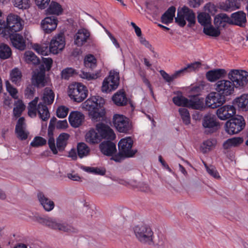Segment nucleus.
<instances>
[{
  "instance_id": "de8ad7c7",
  "label": "nucleus",
  "mask_w": 248,
  "mask_h": 248,
  "mask_svg": "<svg viewBox=\"0 0 248 248\" xmlns=\"http://www.w3.org/2000/svg\"><path fill=\"white\" fill-rule=\"evenodd\" d=\"M25 61L29 63L37 64L39 63V60L33 52L31 51L25 52L24 54Z\"/></svg>"
},
{
  "instance_id": "473e14b6",
  "label": "nucleus",
  "mask_w": 248,
  "mask_h": 248,
  "mask_svg": "<svg viewBox=\"0 0 248 248\" xmlns=\"http://www.w3.org/2000/svg\"><path fill=\"white\" fill-rule=\"evenodd\" d=\"M233 104L243 111H247L248 109V94H244L236 98L233 102Z\"/></svg>"
},
{
  "instance_id": "2eb2a0df",
  "label": "nucleus",
  "mask_w": 248,
  "mask_h": 248,
  "mask_svg": "<svg viewBox=\"0 0 248 248\" xmlns=\"http://www.w3.org/2000/svg\"><path fill=\"white\" fill-rule=\"evenodd\" d=\"M202 125L206 134H211L215 132L218 128V122L215 116L208 114L205 115L202 120Z\"/></svg>"
},
{
  "instance_id": "680f3d73",
  "label": "nucleus",
  "mask_w": 248,
  "mask_h": 248,
  "mask_svg": "<svg viewBox=\"0 0 248 248\" xmlns=\"http://www.w3.org/2000/svg\"><path fill=\"white\" fill-rule=\"evenodd\" d=\"M68 111V108L63 106H60L57 110V116L59 118H64L67 115Z\"/></svg>"
},
{
  "instance_id": "bf43d9fd",
  "label": "nucleus",
  "mask_w": 248,
  "mask_h": 248,
  "mask_svg": "<svg viewBox=\"0 0 248 248\" xmlns=\"http://www.w3.org/2000/svg\"><path fill=\"white\" fill-rule=\"evenodd\" d=\"M24 109L25 105L21 101H18L13 109L14 115L16 117H19Z\"/></svg>"
},
{
  "instance_id": "4be33fe9",
  "label": "nucleus",
  "mask_w": 248,
  "mask_h": 248,
  "mask_svg": "<svg viewBox=\"0 0 248 248\" xmlns=\"http://www.w3.org/2000/svg\"><path fill=\"white\" fill-rule=\"evenodd\" d=\"M90 36V32L84 28L79 29L74 38L75 44L78 46H82L89 39Z\"/></svg>"
},
{
  "instance_id": "5fc2aeb1",
  "label": "nucleus",
  "mask_w": 248,
  "mask_h": 248,
  "mask_svg": "<svg viewBox=\"0 0 248 248\" xmlns=\"http://www.w3.org/2000/svg\"><path fill=\"white\" fill-rule=\"evenodd\" d=\"M216 141L213 140H207L204 141L201 146V149L203 153H207L212 149L216 145Z\"/></svg>"
},
{
  "instance_id": "4d7b16f0",
  "label": "nucleus",
  "mask_w": 248,
  "mask_h": 248,
  "mask_svg": "<svg viewBox=\"0 0 248 248\" xmlns=\"http://www.w3.org/2000/svg\"><path fill=\"white\" fill-rule=\"evenodd\" d=\"M204 166L207 172L210 176L217 180L221 179V177L219 175V173L215 167L213 166H208L206 164H204Z\"/></svg>"
},
{
  "instance_id": "cd10ccee",
  "label": "nucleus",
  "mask_w": 248,
  "mask_h": 248,
  "mask_svg": "<svg viewBox=\"0 0 248 248\" xmlns=\"http://www.w3.org/2000/svg\"><path fill=\"white\" fill-rule=\"evenodd\" d=\"M32 83L37 87H43L46 85L45 71L40 70V71L35 72L32 78Z\"/></svg>"
},
{
  "instance_id": "423d86ee",
  "label": "nucleus",
  "mask_w": 248,
  "mask_h": 248,
  "mask_svg": "<svg viewBox=\"0 0 248 248\" xmlns=\"http://www.w3.org/2000/svg\"><path fill=\"white\" fill-rule=\"evenodd\" d=\"M228 76L236 88H242L247 84L248 73L246 71L232 69L228 73Z\"/></svg>"
},
{
  "instance_id": "ea45409f",
  "label": "nucleus",
  "mask_w": 248,
  "mask_h": 248,
  "mask_svg": "<svg viewBox=\"0 0 248 248\" xmlns=\"http://www.w3.org/2000/svg\"><path fill=\"white\" fill-rule=\"evenodd\" d=\"M89 114L93 121L97 122L103 119L105 111V109L102 107L91 111L89 112Z\"/></svg>"
},
{
  "instance_id": "f704fd0d",
  "label": "nucleus",
  "mask_w": 248,
  "mask_h": 248,
  "mask_svg": "<svg viewBox=\"0 0 248 248\" xmlns=\"http://www.w3.org/2000/svg\"><path fill=\"white\" fill-rule=\"evenodd\" d=\"M63 9L62 6L57 2L52 1L46 10L47 15L59 16L62 14Z\"/></svg>"
},
{
  "instance_id": "0eeeda50",
  "label": "nucleus",
  "mask_w": 248,
  "mask_h": 248,
  "mask_svg": "<svg viewBox=\"0 0 248 248\" xmlns=\"http://www.w3.org/2000/svg\"><path fill=\"white\" fill-rule=\"evenodd\" d=\"M245 122L241 116H237L226 122L225 124V131L230 135L236 134L244 128Z\"/></svg>"
},
{
  "instance_id": "4468645a",
  "label": "nucleus",
  "mask_w": 248,
  "mask_h": 248,
  "mask_svg": "<svg viewBox=\"0 0 248 248\" xmlns=\"http://www.w3.org/2000/svg\"><path fill=\"white\" fill-rule=\"evenodd\" d=\"M50 52L57 54L62 51L65 47V41L63 33H60L55 35L49 44Z\"/></svg>"
},
{
  "instance_id": "9d476101",
  "label": "nucleus",
  "mask_w": 248,
  "mask_h": 248,
  "mask_svg": "<svg viewBox=\"0 0 248 248\" xmlns=\"http://www.w3.org/2000/svg\"><path fill=\"white\" fill-rule=\"evenodd\" d=\"M214 87L216 91L226 98L233 94L235 87L231 80L221 79L214 84Z\"/></svg>"
},
{
  "instance_id": "a878e982",
  "label": "nucleus",
  "mask_w": 248,
  "mask_h": 248,
  "mask_svg": "<svg viewBox=\"0 0 248 248\" xmlns=\"http://www.w3.org/2000/svg\"><path fill=\"white\" fill-rule=\"evenodd\" d=\"M226 75L225 70L223 69H216L208 71L206 77L208 81L214 82L217 79L223 78Z\"/></svg>"
},
{
  "instance_id": "8fccbe9b",
  "label": "nucleus",
  "mask_w": 248,
  "mask_h": 248,
  "mask_svg": "<svg viewBox=\"0 0 248 248\" xmlns=\"http://www.w3.org/2000/svg\"><path fill=\"white\" fill-rule=\"evenodd\" d=\"M201 63L199 62H195L188 64L186 67L182 68L178 71L180 77L184 75V73L194 71L199 67H200Z\"/></svg>"
},
{
  "instance_id": "13d9d810",
  "label": "nucleus",
  "mask_w": 248,
  "mask_h": 248,
  "mask_svg": "<svg viewBox=\"0 0 248 248\" xmlns=\"http://www.w3.org/2000/svg\"><path fill=\"white\" fill-rule=\"evenodd\" d=\"M46 143V140L44 138L36 136L35 137L32 141L31 143V145L33 147H38L42 146Z\"/></svg>"
},
{
  "instance_id": "20e7f679",
  "label": "nucleus",
  "mask_w": 248,
  "mask_h": 248,
  "mask_svg": "<svg viewBox=\"0 0 248 248\" xmlns=\"http://www.w3.org/2000/svg\"><path fill=\"white\" fill-rule=\"evenodd\" d=\"M69 137L68 134L62 133L60 134L56 139V143H55V139L51 138L48 140L49 147L53 154L57 155L59 152H61L65 150Z\"/></svg>"
},
{
  "instance_id": "1a4fd4ad",
  "label": "nucleus",
  "mask_w": 248,
  "mask_h": 248,
  "mask_svg": "<svg viewBox=\"0 0 248 248\" xmlns=\"http://www.w3.org/2000/svg\"><path fill=\"white\" fill-rule=\"evenodd\" d=\"M113 124L118 131L128 133L132 129L129 119L123 115L115 114L113 117Z\"/></svg>"
},
{
  "instance_id": "774afa93",
  "label": "nucleus",
  "mask_w": 248,
  "mask_h": 248,
  "mask_svg": "<svg viewBox=\"0 0 248 248\" xmlns=\"http://www.w3.org/2000/svg\"><path fill=\"white\" fill-rule=\"evenodd\" d=\"M204 9L205 12L211 14H213L216 11V6L214 4L211 2L206 4L204 7Z\"/></svg>"
},
{
  "instance_id": "0e129e2a",
  "label": "nucleus",
  "mask_w": 248,
  "mask_h": 248,
  "mask_svg": "<svg viewBox=\"0 0 248 248\" xmlns=\"http://www.w3.org/2000/svg\"><path fill=\"white\" fill-rule=\"evenodd\" d=\"M175 22L181 27H184L186 24V21L184 19V16L179 10L178 11L177 16L175 18Z\"/></svg>"
},
{
  "instance_id": "a211bd4d",
  "label": "nucleus",
  "mask_w": 248,
  "mask_h": 248,
  "mask_svg": "<svg viewBox=\"0 0 248 248\" xmlns=\"http://www.w3.org/2000/svg\"><path fill=\"white\" fill-rule=\"evenodd\" d=\"M96 128L101 138L110 140L115 139L116 136L113 130L108 125L99 123L96 124Z\"/></svg>"
},
{
  "instance_id": "a18cd8bd",
  "label": "nucleus",
  "mask_w": 248,
  "mask_h": 248,
  "mask_svg": "<svg viewBox=\"0 0 248 248\" xmlns=\"http://www.w3.org/2000/svg\"><path fill=\"white\" fill-rule=\"evenodd\" d=\"M203 32L206 35L213 37L218 36L220 34L219 29L217 27L215 28L211 24L204 27Z\"/></svg>"
},
{
  "instance_id": "f8f14e48",
  "label": "nucleus",
  "mask_w": 248,
  "mask_h": 248,
  "mask_svg": "<svg viewBox=\"0 0 248 248\" xmlns=\"http://www.w3.org/2000/svg\"><path fill=\"white\" fill-rule=\"evenodd\" d=\"M226 102V98L218 92H212L206 96L205 102L207 107L215 108L221 106Z\"/></svg>"
},
{
  "instance_id": "6ab92c4d",
  "label": "nucleus",
  "mask_w": 248,
  "mask_h": 248,
  "mask_svg": "<svg viewBox=\"0 0 248 248\" xmlns=\"http://www.w3.org/2000/svg\"><path fill=\"white\" fill-rule=\"evenodd\" d=\"M15 132L17 137L20 140H25L29 134L26 129V125L23 117L20 118L16 124Z\"/></svg>"
},
{
  "instance_id": "09e8293b",
  "label": "nucleus",
  "mask_w": 248,
  "mask_h": 248,
  "mask_svg": "<svg viewBox=\"0 0 248 248\" xmlns=\"http://www.w3.org/2000/svg\"><path fill=\"white\" fill-rule=\"evenodd\" d=\"M12 54V51L10 47L4 44L0 45V58L6 59L9 58Z\"/></svg>"
},
{
  "instance_id": "9b49d317",
  "label": "nucleus",
  "mask_w": 248,
  "mask_h": 248,
  "mask_svg": "<svg viewBox=\"0 0 248 248\" xmlns=\"http://www.w3.org/2000/svg\"><path fill=\"white\" fill-rule=\"evenodd\" d=\"M133 141L131 137H126L120 140L118 143L119 155L123 157L133 156L136 151L132 150Z\"/></svg>"
},
{
  "instance_id": "69168bd1",
  "label": "nucleus",
  "mask_w": 248,
  "mask_h": 248,
  "mask_svg": "<svg viewBox=\"0 0 248 248\" xmlns=\"http://www.w3.org/2000/svg\"><path fill=\"white\" fill-rule=\"evenodd\" d=\"M35 4L41 9H44L48 5L50 0H34Z\"/></svg>"
},
{
  "instance_id": "f3484780",
  "label": "nucleus",
  "mask_w": 248,
  "mask_h": 248,
  "mask_svg": "<svg viewBox=\"0 0 248 248\" xmlns=\"http://www.w3.org/2000/svg\"><path fill=\"white\" fill-rule=\"evenodd\" d=\"M58 20L55 16H48L42 20L41 26L46 33H49L55 30L57 26Z\"/></svg>"
},
{
  "instance_id": "338daca9",
  "label": "nucleus",
  "mask_w": 248,
  "mask_h": 248,
  "mask_svg": "<svg viewBox=\"0 0 248 248\" xmlns=\"http://www.w3.org/2000/svg\"><path fill=\"white\" fill-rule=\"evenodd\" d=\"M34 89L32 86H28L25 91V95L27 98H32L34 93Z\"/></svg>"
},
{
  "instance_id": "052dcab7",
  "label": "nucleus",
  "mask_w": 248,
  "mask_h": 248,
  "mask_svg": "<svg viewBox=\"0 0 248 248\" xmlns=\"http://www.w3.org/2000/svg\"><path fill=\"white\" fill-rule=\"evenodd\" d=\"M6 87L8 92L10 94L13 98L16 99L18 97L17 95V91L14 88L8 81L6 82Z\"/></svg>"
},
{
  "instance_id": "c9c22d12",
  "label": "nucleus",
  "mask_w": 248,
  "mask_h": 248,
  "mask_svg": "<svg viewBox=\"0 0 248 248\" xmlns=\"http://www.w3.org/2000/svg\"><path fill=\"white\" fill-rule=\"evenodd\" d=\"M176 9L174 6L170 7L162 16L161 21L165 24H168L172 22L175 16Z\"/></svg>"
},
{
  "instance_id": "ddd939ff",
  "label": "nucleus",
  "mask_w": 248,
  "mask_h": 248,
  "mask_svg": "<svg viewBox=\"0 0 248 248\" xmlns=\"http://www.w3.org/2000/svg\"><path fill=\"white\" fill-rule=\"evenodd\" d=\"M105 103L103 98L100 96H93L88 98L86 101L81 104V107L83 109L89 112L99 108L103 107Z\"/></svg>"
},
{
  "instance_id": "c756f323",
  "label": "nucleus",
  "mask_w": 248,
  "mask_h": 248,
  "mask_svg": "<svg viewBox=\"0 0 248 248\" xmlns=\"http://www.w3.org/2000/svg\"><path fill=\"white\" fill-rule=\"evenodd\" d=\"M180 12L184 16L185 20H186L188 21V26L194 25L196 22V17L195 15L192 10L187 7H184L180 10Z\"/></svg>"
},
{
  "instance_id": "e2e57ef3",
  "label": "nucleus",
  "mask_w": 248,
  "mask_h": 248,
  "mask_svg": "<svg viewBox=\"0 0 248 248\" xmlns=\"http://www.w3.org/2000/svg\"><path fill=\"white\" fill-rule=\"evenodd\" d=\"M75 72L74 69L72 68H66L63 69L61 73L62 78L65 79H68L73 76Z\"/></svg>"
},
{
  "instance_id": "58836bf2",
  "label": "nucleus",
  "mask_w": 248,
  "mask_h": 248,
  "mask_svg": "<svg viewBox=\"0 0 248 248\" xmlns=\"http://www.w3.org/2000/svg\"><path fill=\"white\" fill-rule=\"evenodd\" d=\"M243 142V138L241 137H234L226 140L224 142L223 146L225 149H229L232 147L238 146Z\"/></svg>"
},
{
  "instance_id": "864d4df0",
  "label": "nucleus",
  "mask_w": 248,
  "mask_h": 248,
  "mask_svg": "<svg viewBox=\"0 0 248 248\" xmlns=\"http://www.w3.org/2000/svg\"><path fill=\"white\" fill-rule=\"evenodd\" d=\"M159 72L163 79L165 80V81L167 82H171L174 79L180 77L178 71H176L173 74H172L171 76L169 75L165 71L163 70H161L159 71Z\"/></svg>"
},
{
  "instance_id": "4c0bfd02",
  "label": "nucleus",
  "mask_w": 248,
  "mask_h": 248,
  "mask_svg": "<svg viewBox=\"0 0 248 248\" xmlns=\"http://www.w3.org/2000/svg\"><path fill=\"white\" fill-rule=\"evenodd\" d=\"M243 0H226L223 8L226 11H232L240 8Z\"/></svg>"
},
{
  "instance_id": "39448f33",
  "label": "nucleus",
  "mask_w": 248,
  "mask_h": 248,
  "mask_svg": "<svg viewBox=\"0 0 248 248\" xmlns=\"http://www.w3.org/2000/svg\"><path fill=\"white\" fill-rule=\"evenodd\" d=\"M24 22L20 16L15 14H9L6 18V36L11 33L20 31L23 28Z\"/></svg>"
},
{
  "instance_id": "412c9836",
  "label": "nucleus",
  "mask_w": 248,
  "mask_h": 248,
  "mask_svg": "<svg viewBox=\"0 0 248 248\" xmlns=\"http://www.w3.org/2000/svg\"><path fill=\"white\" fill-rule=\"evenodd\" d=\"M69 121L73 127L77 128L82 124L85 119L84 114L78 111H72L69 116Z\"/></svg>"
},
{
  "instance_id": "6e6d98bb",
  "label": "nucleus",
  "mask_w": 248,
  "mask_h": 248,
  "mask_svg": "<svg viewBox=\"0 0 248 248\" xmlns=\"http://www.w3.org/2000/svg\"><path fill=\"white\" fill-rule=\"evenodd\" d=\"M174 104L178 106H187L188 99L183 95H177L172 98Z\"/></svg>"
},
{
  "instance_id": "7ed1b4c3",
  "label": "nucleus",
  "mask_w": 248,
  "mask_h": 248,
  "mask_svg": "<svg viewBox=\"0 0 248 248\" xmlns=\"http://www.w3.org/2000/svg\"><path fill=\"white\" fill-rule=\"evenodd\" d=\"M68 94L70 98L77 102H81L87 96L86 87L80 83L70 84L68 87Z\"/></svg>"
},
{
  "instance_id": "72a5a7b5",
  "label": "nucleus",
  "mask_w": 248,
  "mask_h": 248,
  "mask_svg": "<svg viewBox=\"0 0 248 248\" xmlns=\"http://www.w3.org/2000/svg\"><path fill=\"white\" fill-rule=\"evenodd\" d=\"M22 78V72L18 68H14L10 72L9 79L15 85H20Z\"/></svg>"
},
{
  "instance_id": "3c124183",
  "label": "nucleus",
  "mask_w": 248,
  "mask_h": 248,
  "mask_svg": "<svg viewBox=\"0 0 248 248\" xmlns=\"http://www.w3.org/2000/svg\"><path fill=\"white\" fill-rule=\"evenodd\" d=\"M15 7L19 9H27L30 6V0H12Z\"/></svg>"
},
{
  "instance_id": "aec40b11",
  "label": "nucleus",
  "mask_w": 248,
  "mask_h": 248,
  "mask_svg": "<svg viewBox=\"0 0 248 248\" xmlns=\"http://www.w3.org/2000/svg\"><path fill=\"white\" fill-rule=\"evenodd\" d=\"M46 226L50 228L63 232H70L73 230V228L70 225L64 223H62L54 218L49 217Z\"/></svg>"
},
{
  "instance_id": "c03bdc74",
  "label": "nucleus",
  "mask_w": 248,
  "mask_h": 248,
  "mask_svg": "<svg viewBox=\"0 0 248 248\" xmlns=\"http://www.w3.org/2000/svg\"><path fill=\"white\" fill-rule=\"evenodd\" d=\"M100 71L98 70L96 71L94 73H91L89 72H85L84 71H81L79 74V77L87 80H91L97 78L101 76Z\"/></svg>"
},
{
  "instance_id": "37998d69",
  "label": "nucleus",
  "mask_w": 248,
  "mask_h": 248,
  "mask_svg": "<svg viewBox=\"0 0 248 248\" xmlns=\"http://www.w3.org/2000/svg\"><path fill=\"white\" fill-rule=\"evenodd\" d=\"M198 22L204 27L210 25L211 23V18L209 14L202 12L197 16Z\"/></svg>"
},
{
  "instance_id": "f03ea898",
  "label": "nucleus",
  "mask_w": 248,
  "mask_h": 248,
  "mask_svg": "<svg viewBox=\"0 0 248 248\" xmlns=\"http://www.w3.org/2000/svg\"><path fill=\"white\" fill-rule=\"evenodd\" d=\"M133 230L136 238L142 244L149 245H155L160 248H163L165 245L162 239L158 242L154 240V232L151 228L147 224L140 223L135 225Z\"/></svg>"
},
{
  "instance_id": "79ce46f5",
  "label": "nucleus",
  "mask_w": 248,
  "mask_h": 248,
  "mask_svg": "<svg viewBox=\"0 0 248 248\" xmlns=\"http://www.w3.org/2000/svg\"><path fill=\"white\" fill-rule=\"evenodd\" d=\"M90 152V148L85 143L80 142L78 144L77 152L79 158H82L88 156Z\"/></svg>"
},
{
  "instance_id": "b1692460",
  "label": "nucleus",
  "mask_w": 248,
  "mask_h": 248,
  "mask_svg": "<svg viewBox=\"0 0 248 248\" xmlns=\"http://www.w3.org/2000/svg\"><path fill=\"white\" fill-rule=\"evenodd\" d=\"M230 19L232 21L230 24H234L241 27L245 26L247 22L246 15L242 11H238L232 14Z\"/></svg>"
},
{
  "instance_id": "49530a36",
  "label": "nucleus",
  "mask_w": 248,
  "mask_h": 248,
  "mask_svg": "<svg viewBox=\"0 0 248 248\" xmlns=\"http://www.w3.org/2000/svg\"><path fill=\"white\" fill-rule=\"evenodd\" d=\"M84 64L86 68L93 69L96 66V59L92 54L87 55L84 58Z\"/></svg>"
},
{
  "instance_id": "393cba45",
  "label": "nucleus",
  "mask_w": 248,
  "mask_h": 248,
  "mask_svg": "<svg viewBox=\"0 0 248 248\" xmlns=\"http://www.w3.org/2000/svg\"><path fill=\"white\" fill-rule=\"evenodd\" d=\"M204 99L198 95H193L188 99L187 107L195 109H202L204 107Z\"/></svg>"
},
{
  "instance_id": "bb28decb",
  "label": "nucleus",
  "mask_w": 248,
  "mask_h": 248,
  "mask_svg": "<svg viewBox=\"0 0 248 248\" xmlns=\"http://www.w3.org/2000/svg\"><path fill=\"white\" fill-rule=\"evenodd\" d=\"M99 148L102 154L107 156L112 155L116 151L115 144L109 141L102 142Z\"/></svg>"
},
{
  "instance_id": "e433bc0d",
  "label": "nucleus",
  "mask_w": 248,
  "mask_h": 248,
  "mask_svg": "<svg viewBox=\"0 0 248 248\" xmlns=\"http://www.w3.org/2000/svg\"><path fill=\"white\" fill-rule=\"evenodd\" d=\"M114 103L117 106H123L126 104L127 99L123 91L117 92L112 97Z\"/></svg>"
},
{
  "instance_id": "2f4dec72",
  "label": "nucleus",
  "mask_w": 248,
  "mask_h": 248,
  "mask_svg": "<svg viewBox=\"0 0 248 248\" xmlns=\"http://www.w3.org/2000/svg\"><path fill=\"white\" fill-rule=\"evenodd\" d=\"M232 21L226 14H219L217 15L214 18V24L218 29L220 27L224 28L227 24H230Z\"/></svg>"
},
{
  "instance_id": "6e6552de",
  "label": "nucleus",
  "mask_w": 248,
  "mask_h": 248,
  "mask_svg": "<svg viewBox=\"0 0 248 248\" xmlns=\"http://www.w3.org/2000/svg\"><path fill=\"white\" fill-rule=\"evenodd\" d=\"M119 83V73L111 71L108 77L103 82L101 90L103 92L108 93L117 88Z\"/></svg>"
},
{
  "instance_id": "5701e85b",
  "label": "nucleus",
  "mask_w": 248,
  "mask_h": 248,
  "mask_svg": "<svg viewBox=\"0 0 248 248\" xmlns=\"http://www.w3.org/2000/svg\"><path fill=\"white\" fill-rule=\"evenodd\" d=\"M6 38L10 37L13 46L20 50H23L26 47L25 41L23 36L18 33H11Z\"/></svg>"
},
{
  "instance_id": "f257e3e1",
  "label": "nucleus",
  "mask_w": 248,
  "mask_h": 248,
  "mask_svg": "<svg viewBox=\"0 0 248 248\" xmlns=\"http://www.w3.org/2000/svg\"><path fill=\"white\" fill-rule=\"evenodd\" d=\"M54 93L52 90L49 88H46L44 90L42 98V102H40L37 107L36 105L38 101V97H35L29 104L28 115L31 118L35 117L37 113L41 119L46 121L50 116L49 112L46 105H50L54 101Z\"/></svg>"
},
{
  "instance_id": "c85d7f7f",
  "label": "nucleus",
  "mask_w": 248,
  "mask_h": 248,
  "mask_svg": "<svg viewBox=\"0 0 248 248\" xmlns=\"http://www.w3.org/2000/svg\"><path fill=\"white\" fill-rule=\"evenodd\" d=\"M37 197L40 203L46 211L49 212L53 209L54 207V202L46 197L44 194L39 193Z\"/></svg>"
},
{
  "instance_id": "603ef678",
  "label": "nucleus",
  "mask_w": 248,
  "mask_h": 248,
  "mask_svg": "<svg viewBox=\"0 0 248 248\" xmlns=\"http://www.w3.org/2000/svg\"><path fill=\"white\" fill-rule=\"evenodd\" d=\"M179 112L183 123L186 125L189 124L190 123V116L188 110L184 108H180Z\"/></svg>"
},
{
  "instance_id": "dca6fc26",
  "label": "nucleus",
  "mask_w": 248,
  "mask_h": 248,
  "mask_svg": "<svg viewBox=\"0 0 248 248\" xmlns=\"http://www.w3.org/2000/svg\"><path fill=\"white\" fill-rule=\"evenodd\" d=\"M236 113V109L233 105H224L218 108L216 112L218 118L226 120L232 118Z\"/></svg>"
},
{
  "instance_id": "a19ab883",
  "label": "nucleus",
  "mask_w": 248,
  "mask_h": 248,
  "mask_svg": "<svg viewBox=\"0 0 248 248\" xmlns=\"http://www.w3.org/2000/svg\"><path fill=\"white\" fill-rule=\"evenodd\" d=\"M32 48L38 54L42 55H48L50 52V46L49 48L46 44H35L32 45Z\"/></svg>"
},
{
  "instance_id": "7c9ffc66",
  "label": "nucleus",
  "mask_w": 248,
  "mask_h": 248,
  "mask_svg": "<svg viewBox=\"0 0 248 248\" xmlns=\"http://www.w3.org/2000/svg\"><path fill=\"white\" fill-rule=\"evenodd\" d=\"M85 138L86 142L92 144H97L101 140L100 135L94 129H91L88 131Z\"/></svg>"
}]
</instances>
